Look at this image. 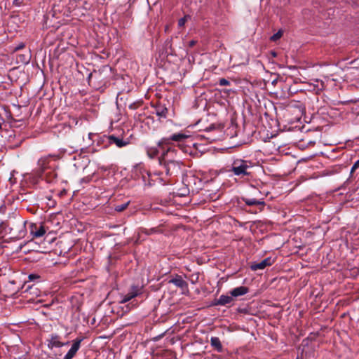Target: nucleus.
<instances>
[{
	"instance_id": "obj_1",
	"label": "nucleus",
	"mask_w": 359,
	"mask_h": 359,
	"mask_svg": "<svg viewBox=\"0 0 359 359\" xmlns=\"http://www.w3.org/2000/svg\"><path fill=\"white\" fill-rule=\"evenodd\" d=\"M175 154V150L168 147L159 160L161 165H163L167 175L177 174L180 170V161L172 158Z\"/></svg>"
},
{
	"instance_id": "obj_2",
	"label": "nucleus",
	"mask_w": 359,
	"mask_h": 359,
	"mask_svg": "<svg viewBox=\"0 0 359 359\" xmlns=\"http://www.w3.org/2000/svg\"><path fill=\"white\" fill-rule=\"evenodd\" d=\"M252 167V163L250 161L241 158H236L233 161L231 171L234 175L238 177H244L250 175L248 171Z\"/></svg>"
},
{
	"instance_id": "obj_3",
	"label": "nucleus",
	"mask_w": 359,
	"mask_h": 359,
	"mask_svg": "<svg viewBox=\"0 0 359 359\" xmlns=\"http://www.w3.org/2000/svg\"><path fill=\"white\" fill-rule=\"evenodd\" d=\"M0 134L8 142H12L15 137V131L11 126L4 123L2 117L0 116Z\"/></svg>"
},
{
	"instance_id": "obj_4",
	"label": "nucleus",
	"mask_w": 359,
	"mask_h": 359,
	"mask_svg": "<svg viewBox=\"0 0 359 359\" xmlns=\"http://www.w3.org/2000/svg\"><path fill=\"white\" fill-rule=\"evenodd\" d=\"M61 337L57 334H51L46 339V344L50 350L54 348H61L68 344V342H62Z\"/></svg>"
},
{
	"instance_id": "obj_5",
	"label": "nucleus",
	"mask_w": 359,
	"mask_h": 359,
	"mask_svg": "<svg viewBox=\"0 0 359 359\" xmlns=\"http://www.w3.org/2000/svg\"><path fill=\"white\" fill-rule=\"evenodd\" d=\"M83 338H76L73 341L72 347L65 354L64 359H72L76 354L77 351L80 348L81 343L83 341Z\"/></svg>"
},
{
	"instance_id": "obj_6",
	"label": "nucleus",
	"mask_w": 359,
	"mask_h": 359,
	"mask_svg": "<svg viewBox=\"0 0 359 359\" xmlns=\"http://www.w3.org/2000/svg\"><path fill=\"white\" fill-rule=\"evenodd\" d=\"M109 144H114L117 147L122 148L129 144V139L123 140L119 137L115 136L114 135H109L108 137Z\"/></svg>"
},
{
	"instance_id": "obj_7",
	"label": "nucleus",
	"mask_w": 359,
	"mask_h": 359,
	"mask_svg": "<svg viewBox=\"0 0 359 359\" xmlns=\"http://www.w3.org/2000/svg\"><path fill=\"white\" fill-rule=\"evenodd\" d=\"M273 263V260L271 257H267L260 262H255L252 264L250 268L252 271L262 270L266 266H271Z\"/></svg>"
},
{
	"instance_id": "obj_8",
	"label": "nucleus",
	"mask_w": 359,
	"mask_h": 359,
	"mask_svg": "<svg viewBox=\"0 0 359 359\" xmlns=\"http://www.w3.org/2000/svg\"><path fill=\"white\" fill-rule=\"evenodd\" d=\"M141 292V288H140L138 286H133L131 287L130 291L126 294L123 299L120 301V303L124 304L133 298L137 297L139 294Z\"/></svg>"
},
{
	"instance_id": "obj_9",
	"label": "nucleus",
	"mask_w": 359,
	"mask_h": 359,
	"mask_svg": "<svg viewBox=\"0 0 359 359\" xmlns=\"http://www.w3.org/2000/svg\"><path fill=\"white\" fill-rule=\"evenodd\" d=\"M30 233L35 238L42 237L46 233L45 228L43 225L37 226L32 224L30 226Z\"/></svg>"
},
{
	"instance_id": "obj_10",
	"label": "nucleus",
	"mask_w": 359,
	"mask_h": 359,
	"mask_svg": "<svg viewBox=\"0 0 359 359\" xmlns=\"http://www.w3.org/2000/svg\"><path fill=\"white\" fill-rule=\"evenodd\" d=\"M170 283H172L176 287L181 288L183 291H188V284L182 279L180 276H176L175 278L169 280Z\"/></svg>"
},
{
	"instance_id": "obj_11",
	"label": "nucleus",
	"mask_w": 359,
	"mask_h": 359,
	"mask_svg": "<svg viewBox=\"0 0 359 359\" xmlns=\"http://www.w3.org/2000/svg\"><path fill=\"white\" fill-rule=\"evenodd\" d=\"M309 83L316 93L321 92L325 87L324 81L318 79H311Z\"/></svg>"
},
{
	"instance_id": "obj_12",
	"label": "nucleus",
	"mask_w": 359,
	"mask_h": 359,
	"mask_svg": "<svg viewBox=\"0 0 359 359\" xmlns=\"http://www.w3.org/2000/svg\"><path fill=\"white\" fill-rule=\"evenodd\" d=\"M191 135L189 134H187L185 133H179L172 135L169 140L175 141L178 142V145L180 147H182V143L184 142V140L190 137Z\"/></svg>"
},
{
	"instance_id": "obj_13",
	"label": "nucleus",
	"mask_w": 359,
	"mask_h": 359,
	"mask_svg": "<svg viewBox=\"0 0 359 359\" xmlns=\"http://www.w3.org/2000/svg\"><path fill=\"white\" fill-rule=\"evenodd\" d=\"M154 114L159 118H165L167 117L168 109L161 104H158L154 107Z\"/></svg>"
},
{
	"instance_id": "obj_14",
	"label": "nucleus",
	"mask_w": 359,
	"mask_h": 359,
	"mask_svg": "<svg viewBox=\"0 0 359 359\" xmlns=\"http://www.w3.org/2000/svg\"><path fill=\"white\" fill-rule=\"evenodd\" d=\"M233 302V297L229 296V295H221L219 299H217L215 302L214 303V305H220V306H225L226 304H229Z\"/></svg>"
},
{
	"instance_id": "obj_15",
	"label": "nucleus",
	"mask_w": 359,
	"mask_h": 359,
	"mask_svg": "<svg viewBox=\"0 0 359 359\" xmlns=\"http://www.w3.org/2000/svg\"><path fill=\"white\" fill-rule=\"evenodd\" d=\"M248 292V288L245 286L236 287L230 291V294L233 297H238L244 295Z\"/></svg>"
},
{
	"instance_id": "obj_16",
	"label": "nucleus",
	"mask_w": 359,
	"mask_h": 359,
	"mask_svg": "<svg viewBox=\"0 0 359 359\" xmlns=\"http://www.w3.org/2000/svg\"><path fill=\"white\" fill-rule=\"evenodd\" d=\"M241 199L248 206H252V205L263 206L265 204L263 199L257 200L255 198H246V197H242Z\"/></svg>"
},
{
	"instance_id": "obj_17",
	"label": "nucleus",
	"mask_w": 359,
	"mask_h": 359,
	"mask_svg": "<svg viewBox=\"0 0 359 359\" xmlns=\"http://www.w3.org/2000/svg\"><path fill=\"white\" fill-rule=\"evenodd\" d=\"M210 345L213 347L217 352H222L223 350V347L220 339L217 337H212L210 338Z\"/></svg>"
},
{
	"instance_id": "obj_18",
	"label": "nucleus",
	"mask_w": 359,
	"mask_h": 359,
	"mask_svg": "<svg viewBox=\"0 0 359 359\" xmlns=\"http://www.w3.org/2000/svg\"><path fill=\"white\" fill-rule=\"evenodd\" d=\"M49 163V157H43L38 161V166L41 173L44 172L47 168H48Z\"/></svg>"
},
{
	"instance_id": "obj_19",
	"label": "nucleus",
	"mask_w": 359,
	"mask_h": 359,
	"mask_svg": "<svg viewBox=\"0 0 359 359\" xmlns=\"http://www.w3.org/2000/svg\"><path fill=\"white\" fill-rule=\"evenodd\" d=\"M25 233H26V230H25V222H21L19 225V233L15 237L18 238H23L25 236Z\"/></svg>"
},
{
	"instance_id": "obj_20",
	"label": "nucleus",
	"mask_w": 359,
	"mask_h": 359,
	"mask_svg": "<svg viewBox=\"0 0 359 359\" xmlns=\"http://www.w3.org/2000/svg\"><path fill=\"white\" fill-rule=\"evenodd\" d=\"M129 205V201L127 202V203H123V204H121V205H117L115 206L114 208V210L117 212H122L125 209L127 208V207Z\"/></svg>"
},
{
	"instance_id": "obj_21",
	"label": "nucleus",
	"mask_w": 359,
	"mask_h": 359,
	"mask_svg": "<svg viewBox=\"0 0 359 359\" xmlns=\"http://www.w3.org/2000/svg\"><path fill=\"white\" fill-rule=\"evenodd\" d=\"M283 35V32L281 30H279L278 32L274 34L271 36V40L273 41H276L278 40Z\"/></svg>"
},
{
	"instance_id": "obj_22",
	"label": "nucleus",
	"mask_w": 359,
	"mask_h": 359,
	"mask_svg": "<svg viewBox=\"0 0 359 359\" xmlns=\"http://www.w3.org/2000/svg\"><path fill=\"white\" fill-rule=\"evenodd\" d=\"M219 85L221 86H229L230 81L224 78H222L219 80Z\"/></svg>"
},
{
	"instance_id": "obj_23",
	"label": "nucleus",
	"mask_w": 359,
	"mask_h": 359,
	"mask_svg": "<svg viewBox=\"0 0 359 359\" xmlns=\"http://www.w3.org/2000/svg\"><path fill=\"white\" fill-rule=\"evenodd\" d=\"M158 153V151L156 149L154 148V149H149L147 150V154L148 155L150 156V157H154Z\"/></svg>"
},
{
	"instance_id": "obj_24",
	"label": "nucleus",
	"mask_w": 359,
	"mask_h": 359,
	"mask_svg": "<svg viewBox=\"0 0 359 359\" xmlns=\"http://www.w3.org/2000/svg\"><path fill=\"white\" fill-rule=\"evenodd\" d=\"M186 21H187V16H184V18H180L178 21V26L179 27L184 26Z\"/></svg>"
},
{
	"instance_id": "obj_25",
	"label": "nucleus",
	"mask_w": 359,
	"mask_h": 359,
	"mask_svg": "<svg viewBox=\"0 0 359 359\" xmlns=\"http://www.w3.org/2000/svg\"><path fill=\"white\" fill-rule=\"evenodd\" d=\"M359 168V159L357 160L355 163L353 165L351 172H353L355 170H357Z\"/></svg>"
},
{
	"instance_id": "obj_26",
	"label": "nucleus",
	"mask_w": 359,
	"mask_h": 359,
	"mask_svg": "<svg viewBox=\"0 0 359 359\" xmlns=\"http://www.w3.org/2000/svg\"><path fill=\"white\" fill-rule=\"evenodd\" d=\"M39 276H38L37 274L32 273L29 275V279L30 280H35L36 279H39Z\"/></svg>"
},
{
	"instance_id": "obj_27",
	"label": "nucleus",
	"mask_w": 359,
	"mask_h": 359,
	"mask_svg": "<svg viewBox=\"0 0 359 359\" xmlns=\"http://www.w3.org/2000/svg\"><path fill=\"white\" fill-rule=\"evenodd\" d=\"M24 47H25V44H24L23 43H20L19 45H18V46L15 48L14 50H15V51H17V50H20V49L23 48Z\"/></svg>"
},
{
	"instance_id": "obj_28",
	"label": "nucleus",
	"mask_w": 359,
	"mask_h": 359,
	"mask_svg": "<svg viewBox=\"0 0 359 359\" xmlns=\"http://www.w3.org/2000/svg\"><path fill=\"white\" fill-rule=\"evenodd\" d=\"M22 62H25V63H27L29 62V57H25V55H22Z\"/></svg>"
},
{
	"instance_id": "obj_29",
	"label": "nucleus",
	"mask_w": 359,
	"mask_h": 359,
	"mask_svg": "<svg viewBox=\"0 0 359 359\" xmlns=\"http://www.w3.org/2000/svg\"><path fill=\"white\" fill-rule=\"evenodd\" d=\"M195 44H196V41H194V40L190 41L189 43V45L190 47L194 46Z\"/></svg>"
},
{
	"instance_id": "obj_30",
	"label": "nucleus",
	"mask_w": 359,
	"mask_h": 359,
	"mask_svg": "<svg viewBox=\"0 0 359 359\" xmlns=\"http://www.w3.org/2000/svg\"><path fill=\"white\" fill-rule=\"evenodd\" d=\"M88 181H89V179H88H88L83 178V179L81 180V182H88Z\"/></svg>"
},
{
	"instance_id": "obj_31",
	"label": "nucleus",
	"mask_w": 359,
	"mask_h": 359,
	"mask_svg": "<svg viewBox=\"0 0 359 359\" xmlns=\"http://www.w3.org/2000/svg\"><path fill=\"white\" fill-rule=\"evenodd\" d=\"M182 149L184 151V152H188V149L187 148H182Z\"/></svg>"
},
{
	"instance_id": "obj_32",
	"label": "nucleus",
	"mask_w": 359,
	"mask_h": 359,
	"mask_svg": "<svg viewBox=\"0 0 359 359\" xmlns=\"http://www.w3.org/2000/svg\"><path fill=\"white\" fill-rule=\"evenodd\" d=\"M296 359H300V358H299V357H297V358H296Z\"/></svg>"
}]
</instances>
